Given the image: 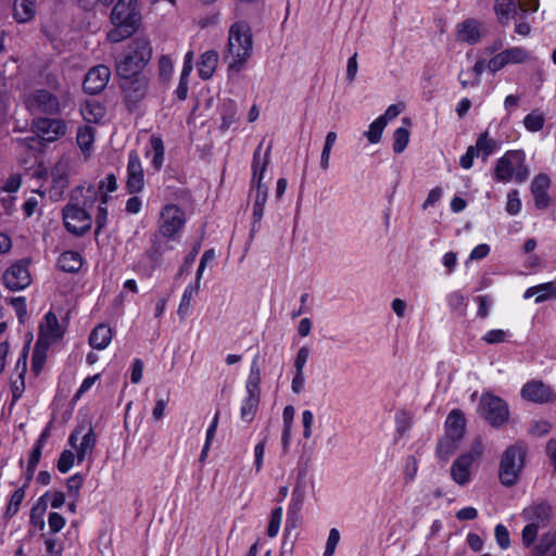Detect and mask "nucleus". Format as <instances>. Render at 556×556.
<instances>
[{
    "label": "nucleus",
    "mask_w": 556,
    "mask_h": 556,
    "mask_svg": "<svg viewBox=\"0 0 556 556\" xmlns=\"http://www.w3.org/2000/svg\"><path fill=\"white\" fill-rule=\"evenodd\" d=\"M84 264V257L77 251H64L60 254L56 261V266L61 271L68 274H76L80 270Z\"/></svg>",
    "instance_id": "bb28decb"
},
{
    "label": "nucleus",
    "mask_w": 556,
    "mask_h": 556,
    "mask_svg": "<svg viewBox=\"0 0 556 556\" xmlns=\"http://www.w3.org/2000/svg\"><path fill=\"white\" fill-rule=\"evenodd\" d=\"M475 157H479L478 152L473 146H469L459 159V166L464 169H470L473 165Z\"/></svg>",
    "instance_id": "774afa93"
},
{
    "label": "nucleus",
    "mask_w": 556,
    "mask_h": 556,
    "mask_svg": "<svg viewBox=\"0 0 556 556\" xmlns=\"http://www.w3.org/2000/svg\"><path fill=\"white\" fill-rule=\"evenodd\" d=\"M222 123L219 129L225 132L238 121V105L235 100H225L218 108Z\"/></svg>",
    "instance_id": "7c9ffc66"
},
{
    "label": "nucleus",
    "mask_w": 556,
    "mask_h": 556,
    "mask_svg": "<svg viewBox=\"0 0 556 556\" xmlns=\"http://www.w3.org/2000/svg\"><path fill=\"white\" fill-rule=\"evenodd\" d=\"M63 222L66 230L77 237L84 236L92 225L91 215L87 210L72 203L63 208Z\"/></svg>",
    "instance_id": "1a4fd4ad"
},
{
    "label": "nucleus",
    "mask_w": 556,
    "mask_h": 556,
    "mask_svg": "<svg viewBox=\"0 0 556 556\" xmlns=\"http://www.w3.org/2000/svg\"><path fill=\"white\" fill-rule=\"evenodd\" d=\"M48 343H41V340H37L31 355V372L37 377L42 371V368L47 361V352L49 350Z\"/></svg>",
    "instance_id": "58836bf2"
},
{
    "label": "nucleus",
    "mask_w": 556,
    "mask_h": 556,
    "mask_svg": "<svg viewBox=\"0 0 556 556\" xmlns=\"http://www.w3.org/2000/svg\"><path fill=\"white\" fill-rule=\"evenodd\" d=\"M65 330L60 326L56 315L49 311L43 321L39 325L38 339L41 343H48L49 345L53 342L61 340L64 337Z\"/></svg>",
    "instance_id": "a211bd4d"
},
{
    "label": "nucleus",
    "mask_w": 556,
    "mask_h": 556,
    "mask_svg": "<svg viewBox=\"0 0 556 556\" xmlns=\"http://www.w3.org/2000/svg\"><path fill=\"white\" fill-rule=\"evenodd\" d=\"M262 150H263V142H261L255 148V150L253 152L252 164H251L252 176L250 179V185H252V186L258 185V184H264L263 182L264 174L267 170V167L270 162L271 146L269 144L267 147L264 154H262Z\"/></svg>",
    "instance_id": "aec40b11"
},
{
    "label": "nucleus",
    "mask_w": 556,
    "mask_h": 556,
    "mask_svg": "<svg viewBox=\"0 0 556 556\" xmlns=\"http://www.w3.org/2000/svg\"><path fill=\"white\" fill-rule=\"evenodd\" d=\"M409 142V131L407 128L399 127L393 132V151L394 153H402Z\"/></svg>",
    "instance_id": "c03bdc74"
},
{
    "label": "nucleus",
    "mask_w": 556,
    "mask_h": 556,
    "mask_svg": "<svg viewBox=\"0 0 556 556\" xmlns=\"http://www.w3.org/2000/svg\"><path fill=\"white\" fill-rule=\"evenodd\" d=\"M30 261L22 258L13 263L3 274L2 281L7 289L21 291L31 283Z\"/></svg>",
    "instance_id": "9d476101"
},
{
    "label": "nucleus",
    "mask_w": 556,
    "mask_h": 556,
    "mask_svg": "<svg viewBox=\"0 0 556 556\" xmlns=\"http://www.w3.org/2000/svg\"><path fill=\"white\" fill-rule=\"evenodd\" d=\"M523 517L541 527H546L552 518V506L546 500L533 502L523 509Z\"/></svg>",
    "instance_id": "b1692460"
},
{
    "label": "nucleus",
    "mask_w": 556,
    "mask_h": 556,
    "mask_svg": "<svg viewBox=\"0 0 556 556\" xmlns=\"http://www.w3.org/2000/svg\"><path fill=\"white\" fill-rule=\"evenodd\" d=\"M199 285H200V281L198 282L195 280V286H193L192 283H189L185 288L184 293L181 295L180 304H179V307H178V314H184L185 311H187L189 308L191 299L193 296V293L195 291H198Z\"/></svg>",
    "instance_id": "5fc2aeb1"
},
{
    "label": "nucleus",
    "mask_w": 556,
    "mask_h": 556,
    "mask_svg": "<svg viewBox=\"0 0 556 556\" xmlns=\"http://www.w3.org/2000/svg\"><path fill=\"white\" fill-rule=\"evenodd\" d=\"M111 71L106 65H97L91 67L83 81L84 91L88 94L100 93L108 85Z\"/></svg>",
    "instance_id": "f3484780"
},
{
    "label": "nucleus",
    "mask_w": 556,
    "mask_h": 556,
    "mask_svg": "<svg viewBox=\"0 0 556 556\" xmlns=\"http://www.w3.org/2000/svg\"><path fill=\"white\" fill-rule=\"evenodd\" d=\"M84 430V426L76 427L70 434L67 443L71 447L76 450L77 463L81 464L87 458H91L93 450L97 445V434L92 426L88 428V431L83 435L79 444L78 438Z\"/></svg>",
    "instance_id": "f8f14e48"
},
{
    "label": "nucleus",
    "mask_w": 556,
    "mask_h": 556,
    "mask_svg": "<svg viewBox=\"0 0 556 556\" xmlns=\"http://www.w3.org/2000/svg\"><path fill=\"white\" fill-rule=\"evenodd\" d=\"M518 8L517 0H495L493 10L498 24L503 27L508 26L515 18Z\"/></svg>",
    "instance_id": "a878e982"
},
{
    "label": "nucleus",
    "mask_w": 556,
    "mask_h": 556,
    "mask_svg": "<svg viewBox=\"0 0 556 556\" xmlns=\"http://www.w3.org/2000/svg\"><path fill=\"white\" fill-rule=\"evenodd\" d=\"M552 430V424L548 420L540 419L532 420L529 427V432L535 437H543Z\"/></svg>",
    "instance_id": "bf43d9fd"
},
{
    "label": "nucleus",
    "mask_w": 556,
    "mask_h": 556,
    "mask_svg": "<svg viewBox=\"0 0 556 556\" xmlns=\"http://www.w3.org/2000/svg\"><path fill=\"white\" fill-rule=\"evenodd\" d=\"M544 116L542 114L531 112L523 118V125L531 132L540 131L544 127Z\"/></svg>",
    "instance_id": "3c124183"
},
{
    "label": "nucleus",
    "mask_w": 556,
    "mask_h": 556,
    "mask_svg": "<svg viewBox=\"0 0 556 556\" xmlns=\"http://www.w3.org/2000/svg\"><path fill=\"white\" fill-rule=\"evenodd\" d=\"M152 56L151 42L147 37H136L127 47V52L116 64L118 76L142 75V70Z\"/></svg>",
    "instance_id": "20e7f679"
},
{
    "label": "nucleus",
    "mask_w": 556,
    "mask_h": 556,
    "mask_svg": "<svg viewBox=\"0 0 556 556\" xmlns=\"http://www.w3.org/2000/svg\"><path fill=\"white\" fill-rule=\"evenodd\" d=\"M446 302L451 311L456 312L466 307V298L460 291H453L446 296Z\"/></svg>",
    "instance_id": "13d9d810"
},
{
    "label": "nucleus",
    "mask_w": 556,
    "mask_h": 556,
    "mask_svg": "<svg viewBox=\"0 0 556 556\" xmlns=\"http://www.w3.org/2000/svg\"><path fill=\"white\" fill-rule=\"evenodd\" d=\"M386 126V121L382 117H377L370 123L368 130L364 135L370 143L377 144L381 141Z\"/></svg>",
    "instance_id": "37998d69"
},
{
    "label": "nucleus",
    "mask_w": 556,
    "mask_h": 556,
    "mask_svg": "<svg viewBox=\"0 0 556 556\" xmlns=\"http://www.w3.org/2000/svg\"><path fill=\"white\" fill-rule=\"evenodd\" d=\"M127 179L125 189L129 194H138L144 188V174L141 160L137 151L131 150L128 154L126 168Z\"/></svg>",
    "instance_id": "2eb2a0df"
},
{
    "label": "nucleus",
    "mask_w": 556,
    "mask_h": 556,
    "mask_svg": "<svg viewBox=\"0 0 556 556\" xmlns=\"http://www.w3.org/2000/svg\"><path fill=\"white\" fill-rule=\"evenodd\" d=\"M112 340V330L105 324L97 325L89 334V344L92 349L104 350Z\"/></svg>",
    "instance_id": "2f4dec72"
},
{
    "label": "nucleus",
    "mask_w": 556,
    "mask_h": 556,
    "mask_svg": "<svg viewBox=\"0 0 556 556\" xmlns=\"http://www.w3.org/2000/svg\"><path fill=\"white\" fill-rule=\"evenodd\" d=\"M31 127L42 140L49 143L55 142L67 132V124L63 118L49 116L35 117Z\"/></svg>",
    "instance_id": "9b49d317"
},
{
    "label": "nucleus",
    "mask_w": 556,
    "mask_h": 556,
    "mask_svg": "<svg viewBox=\"0 0 556 556\" xmlns=\"http://www.w3.org/2000/svg\"><path fill=\"white\" fill-rule=\"evenodd\" d=\"M261 402V395L253 393H245V396L242 399L240 404V418L242 421L248 424L252 422L258 405Z\"/></svg>",
    "instance_id": "c9c22d12"
},
{
    "label": "nucleus",
    "mask_w": 556,
    "mask_h": 556,
    "mask_svg": "<svg viewBox=\"0 0 556 556\" xmlns=\"http://www.w3.org/2000/svg\"><path fill=\"white\" fill-rule=\"evenodd\" d=\"M551 178L544 173L538 174L531 182V193L534 198V205L538 210H545L551 203L548 189Z\"/></svg>",
    "instance_id": "412c9836"
},
{
    "label": "nucleus",
    "mask_w": 556,
    "mask_h": 556,
    "mask_svg": "<svg viewBox=\"0 0 556 556\" xmlns=\"http://www.w3.org/2000/svg\"><path fill=\"white\" fill-rule=\"evenodd\" d=\"M473 148H476L478 155L481 156L483 161H486L491 154L498 150L500 143L494 138L490 137L489 131L485 130L478 136Z\"/></svg>",
    "instance_id": "72a5a7b5"
},
{
    "label": "nucleus",
    "mask_w": 556,
    "mask_h": 556,
    "mask_svg": "<svg viewBox=\"0 0 556 556\" xmlns=\"http://www.w3.org/2000/svg\"><path fill=\"white\" fill-rule=\"evenodd\" d=\"M185 212L177 204H165L157 223V236L167 240H176L186 225Z\"/></svg>",
    "instance_id": "0eeeda50"
},
{
    "label": "nucleus",
    "mask_w": 556,
    "mask_h": 556,
    "mask_svg": "<svg viewBox=\"0 0 556 556\" xmlns=\"http://www.w3.org/2000/svg\"><path fill=\"white\" fill-rule=\"evenodd\" d=\"M84 481L85 477L80 472H76L67 478L66 489L70 497L76 498L80 496V489L83 488Z\"/></svg>",
    "instance_id": "09e8293b"
},
{
    "label": "nucleus",
    "mask_w": 556,
    "mask_h": 556,
    "mask_svg": "<svg viewBox=\"0 0 556 556\" xmlns=\"http://www.w3.org/2000/svg\"><path fill=\"white\" fill-rule=\"evenodd\" d=\"M49 494L50 492L47 491L43 495H41L30 509L29 523L39 530H43L46 527L43 515L47 510L46 497H48Z\"/></svg>",
    "instance_id": "4c0bfd02"
},
{
    "label": "nucleus",
    "mask_w": 556,
    "mask_h": 556,
    "mask_svg": "<svg viewBox=\"0 0 556 556\" xmlns=\"http://www.w3.org/2000/svg\"><path fill=\"white\" fill-rule=\"evenodd\" d=\"M27 361H28V346L25 345L17 357L15 363L13 374L16 375V378L25 379L27 372Z\"/></svg>",
    "instance_id": "603ef678"
},
{
    "label": "nucleus",
    "mask_w": 556,
    "mask_h": 556,
    "mask_svg": "<svg viewBox=\"0 0 556 556\" xmlns=\"http://www.w3.org/2000/svg\"><path fill=\"white\" fill-rule=\"evenodd\" d=\"M150 150H147L146 156L151 159V166L155 172L161 170L164 164L165 147L163 139L160 136L152 135L149 139Z\"/></svg>",
    "instance_id": "c85d7f7f"
},
{
    "label": "nucleus",
    "mask_w": 556,
    "mask_h": 556,
    "mask_svg": "<svg viewBox=\"0 0 556 556\" xmlns=\"http://www.w3.org/2000/svg\"><path fill=\"white\" fill-rule=\"evenodd\" d=\"M168 402H169V394L168 393H165L162 396L157 395V397L155 400V405H154L153 410H152V418L155 421H159V420L163 419L164 414H165V409L167 407Z\"/></svg>",
    "instance_id": "4d7b16f0"
},
{
    "label": "nucleus",
    "mask_w": 556,
    "mask_h": 556,
    "mask_svg": "<svg viewBox=\"0 0 556 556\" xmlns=\"http://www.w3.org/2000/svg\"><path fill=\"white\" fill-rule=\"evenodd\" d=\"M11 304L15 311L20 323H24L27 315V303L25 296H16L11 299Z\"/></svg>",
    "instance_id": "338daca9"
},
{
    "label": "nucleus",
    "mask_w": 556,
    "mask_h": 556,
    "mask_svg": "<svg viewBox=\"0 0 556 556\" xmlns=\"http://www.w3.org/2000/svg\"><path fill=\"white\" fill-rule=\"evenodd\" d=\"M118 77L125 108L131 113L138 109L139 103L146 98L149 80L143 74Z\"/></svg>",
    "instance_id": "6e6552de"
},
{
    "label": "nucleus",
    "mask_w": 556,
    "mask_h": 556,
    "mask_svg": "<svg viewBox=\"0 0 556 556\" xmlns=\"http://www.w3.org/2000/svg\"><path fill=\"white\" fill-rule=\"evenodd\" d=\"M541 526L538 523L530 522L522 529V543L526 547L531 546L538 538L539 529Z\"/></svg>",
    "instance_id": "864d4df0"
},
{
    "label": "nucleus",
    "mask_w": 556,
    "mask_h": 556,
    "mask_svg": "<svg viewBox=\"0 0 556 556\" xmlns=\"http://www.w3.org/2000/svg\"><path fill=\"white\" fill-rule=\"evenodd\" d=\"M477 412L493 428L502 427L509 418L508 403L489 391L481 394Z\"/></svg>",
    "instance_id": "423d86ee"
},
{
    "label": "nucleus",
    "mask_w": 556,
    "mask_h": 556,
    "mask_svg": "<svg viewBox=\"0 0 556 556\" xmlns=\"http://www.w3.org/2000/svg\"><path fill=\"white\" fill-rule=\"evenodd\" d=\"M458 442L460 441L444 434V437L441 438L437 444V456L440 459H447L452 454L455 453Z\"/></svg>",
    "instance_id": "a19ab883"
},
{
    "label": "nucleus",
    "mask_w": 556,
    "mask_h": 556,
    "mask_svg": "<svg viewBox=\"0 0 556 556\" xmlns=\"http://www.w3.org/2000/svg\"><path fill=\"white\" fill-rule=\"evenodd\" d=\"M520 395L523 400L536 404H547L556 401V392L552 387L534 379L522 386Z\"/></svg>",
    "instance_id": "4468645a"
},
{
    "label": "nucleus",
    "mask_w": 556,
    "mask_h": 556,
    "mask_svg": "<svg viewBox=\"0 0 556 556\" xmlns=\"http://www.w3.org/2000/svg\"><path fill=\"white\" fill-rule=\"evenodd\" d=\"M152 245L149 250L146 251L144 256L149 258L152 263V268L155 269L161 265L162 256L165 252V249L162 247L157 235H154L151 239Z\"/></svg>",
    "instance_id": "79ce46f5"
},
{
    "label": "nucleus",
    "mask_w": 556,
    "mask_h": 556,
    "mask_svg": "<svg viewBox=\"0 0 556 556\" xmlns=\"http://www.w3.org/2000/svg\"><path fill=\"white\" fill-rule=\"evenodd\" d=\"M83 118L89 124H98L105 116L106 109L98 101H87L80 109Z\"/></svg>",
    "instance_id": "e433bc0d"
},
{
    "label": "nucleus",
    "mask_w": 556,
    "mask_h": 556,
    "mask_svg": "<svg viewBox=\"0 0 556 556\" xmlns=\"http://www.w3.org/2000/svg\"><path fill=\"white\" fill-rule=\"evenodd\" d=\"M48 525L51 534L59 533L66 525V519L56 511H52L48 516Z\"/></svg>",
    "instance_id": "052dcab7"
},
{
    "label": "nucleus",
    "mask_w": 556,
    "mask_h": 556,
    "mask_svg": "<svg viewBox=\"0 0 556 556\" xmlns=\"http://www.w3.org/2000/svg\"><path fill=\"white\" fill-rule=\"evenodd\" d=\"M304 502V491L299 486L295 485L293 488L291 500L288 506L287 510V519H286V526L283 530V545L286 544V539L290 534V532L295 529L296 527V520H298V513L301 510Z\"/></svg>",
    "instance_id": "4be33fe9"
},
{
    "label": "nucleus",
    "mask_w": 556,
    "mask_h": 556,
    "mask_svg": "<svg viewBox=\"0 0 556 556\" xmlns=\"http://www.w3.org/2000/svg\"><path fill=\"white\" fill-rule=\"evenodd\" d=\"M77 460L76 454L71 450H64L61 452L56 462V469L61 473H67Z\"/></svg>",
    "instance_id": "49530a36"
},
{
    "label": "nucleus",
    "mask_w": 556,
    "mask_h": 556,
    "mask_svg": "<svg viewBox=\"0 0 556 556\" xmlns=\"http://www.w3.org/2000/svg\"><path fill=\"white\" fill-rule=\"evenodd\" d=\"M110 18L115 26L108 34L110 41L119 42L130 37L136 33L141 22L137 0H118L112 9Z\"/></svg>",
    "instance_id": "f03ea898"
},
{
    "label": "nucleus",
    "mask_w": 556,
    "mask_h": 556,
    "mask_svg": "<svg viewBox=\"0 0 556 556\" xmlns=\"http://www.w3.org/2000/svg\"><path fill=\"white\" fill-rule=\"evenodd\" d=\"M530 172L526 162L523 150H508L495 162L492 179L495 182L506 184L515 179L522 184L529 178Z\"/></svg>",
    "instance_id": "7ed1b4c3"
},
{
    "label": "nucleus",
    "mask_w": 556,
    "mask_h": 556,
    "mask_svg": "<svg viewBox=\"0 0 556 556\" xmlns=\"http://www.w3.org/2000/svg\"><path fill=\"white\" fill-rule=\"evenodd\" d=\"M94 141V129L89 125L79 126L76 134V143L79 149L86 153L88 152Z\"/></svg>",
    "instance_id": "ea45409f"
},
{
    "label": "nucleus",
    "mask_w": 556,
    "mask_h": 556,
    "mask_svg": "<svg viewBox=\"0 0 556 556\" xmlns=\"http://www.w3.org/2000/svg\"><path fill=\"white\" fill-rule=\"evenodd\" d=\"M475 462L472 453L459 455L451 466V477L455 483L460 486L467 485L471 481V467Z\"/></svg>",
    "instance_id": "6ab92c4d"
},
{
    "label": "nucleus",
    "mask_w": 556,
    "mask_h": 556,
    "mask_svg": "<svg viewBox=\"0 0 556 556\" xmlns=\"http://www.w3.org/2000/svg\"><path fill=\"white\" fill-rule=\"evenodd\" d=\"M339 541H340L339 530L337 528L330 529L323 556H333L337 545L339 544Z\"/></svg>",
    "instance_id": "69168bd1"
},
{
    "label": "nucleus",
    "mask_w": 556,
    "mask_h": 556,
    "mask_svg": "<svg viewBox=\"0 0 556 556\" xmlns=\"http://www.w3.org/2000/svg\"><path fill=\"white\" fill-rule=\"evenodd\" d=\"M68 186V175L66 173V169L63 165L58 164L52 170H51V186H50V193L51 197H61L65 189Z\"/></svg>",
    "instance_id": "473e14b6"
},
{
    "label": "nucleus",
    "mask_w": 556,
    "mask_h": 556,
    "mask_svg": "<svg viewBox=\"0 0 556 556\" xmlns=\"http://www.w3.org/2000/svg\"><path fill=\"white\" fill-rule=\"evenodd\" d=\"M218 60L219 55L215 50H207L201 54L197 66L199 77L202 80H207L214 75L217 68Z\"/></svg>",
    "instance_id": "cd10ccee"
},
{
    "label": "nucleus",
    "mask_w": 556,
    "mask_h": 556,
    "mask_svg": "<svg viewBox=\"0 0 556 556\" xmlns=\"http://www.w3.org/2000/svg\"><path fill=\"white\" fill-rule=\"evenodd\" d=\"M36 15V0H14L13 18L16 23L25 24Z\"/></svg>",
    "instance_id": "c756f323"
},
{
    "label": "nucleus",
    "mask_w": 556,
    "mask_h": 556,
    "mask_svg": "<svg viewBox=\"0 0 556 556\" xmlns=\"http://www.w3.org/2000/svg\"><path fill=\"white\" fill-rule=\"evenodd\" d=\"M12 401L11 405H15L20 399L23 396L25 391V379L12 378L10 382Z\"/></svg>",
    "instance_id": "680f3d73"
},
{
    "label": "nucleus",
    "mask_w": 556,
    "mask_h": 556,
    "mask_svg": "<svg viewBox=\"0 0 556 556\" xmlns=\"http://www.w3.org/2000/svg\"><path fill=\"white\" fill-rule=\"evenodd\" d=\"M253 35L250 24L247 21L232 23L228 30L227 53L231 56L228 70L240 73L252 55Z\"/></svg>",
    "instance_id": "f257e3e1"
},
{
    "label": "nucleus",
    "mask_w": 556,
    "mask_h": 556,
    "mask_svg": "<svg viewBox=\"0 0 556 556\" xmlns=\"http://www.w3.org/2000/svg\"><path fill=\"white\" fill-rule=\"evenodd\" d=\"M527 454V445L520 441L505 448L498 468V478L504 486L510 488L518 483Z\"/></svg>",
    "instance_id": "39448f33"
},
{
    "label": "nucleus",
    "mask_w": 556,
    "mask_h": 556,
    "mask_svg": "<svg viewBox=\"0 0 556 556\" xmlns=\"http://www.w3.org/2000/svg\"><path fill=\"white\" fill-rule=\"evenodd\" d=\"M495 540L501 549H507L510 546V538L507 528L498 523L494 529Z\"/></svg>",
    "instance_id": "6e6d98bb"
},
{
    "label": "nucleus",
    "mask_w": 556,
    "mask_h": 556,
    "mask_svg": "<svg viewBox=\"0 0 556 556\" xmlns=\"http://www.w3.org/2000/svg\"><path fill=\"white\" fill-rule=\"evenodd\" d=\"M261 366L260 355L256 354L251 362L250 371L245 381V393L261 395Z\"/></svg>",
    "instance_id": "f704fd0d"
},
{
    "label": "nucleus",
    "mask_w": 556,
    "mask_h": 556,
    "mask_svg": "<svg viewBox=\"0 0 556 556\" xmlns=\"http://www.w3.org/2000/svg\"><path fill=\"white\" fill-rule=\"evenodd\" d=\"M481 23L472 17L466 18L456 26V39L470 46L481 40Z\"/></svg>",
    "instance_id": "5701e85b"
},
{
    "label": "nucleus",
    "mask_w": 556,
    "mask_h": 556,
    "mask_svg": "<svg viewBox=\"0 0 556 556\" xmlns=\"http://www.w3.org/2000/svg\"><path fill=\"white\" fill-rule=\"evenodd\" d=\"M507 64H522L529 59V53L521 47H511L503 51Z\"/></svg>",
    "instance_id": "a18cd8bd"
},
{
    "label": "nucleus",
    "mask_w": 556,
    "mask_h": 556,
    "mask_svg": "<svg viewBox=\"0 0 556 556\" xmlns=\"http://www.w3.org/2000/svg\"><path fill=\"white\" fill-rule=\"evenodd\" d=\"M510 337H511V333L509 332V330L491 329V330H488L482 336L481 340L488 344H497V343L508 341V339Z\"/></svg>",
    "instance_id": "de8ad7c7"
},
{
    "label": "nucleus",
    "mask_w": 556,
    "mask_h": 556,
    "mask_svg": "<svg viewBox=\"0 0 556 556\" xmlns=\"http://www.w3.org/2000/svg\"><path fill=\"white\" fill-rule=\"evenodd\" d=\"M267 442V437L265 435L255 446H254V468L256 472H260L264 466V454L265 446Z\"/></svg>",
    "instance_id": "e2e57ef3"
},
{
    "label": "nucleus",
    "mask_w": 556,
    "mask_h": 556,
    "mask_svg": "<svg viewBox=\"0 0 556 556\" xmlns=\"http://www.w3.org/2000/svg\"><path fill=\"white\" fill-rule=\"evenodd\" d=\"M250 197L253 198L250 237H253L261 229V222L264 216L265 204L268 198V187L265 184L254 186L250 185Z\"/></svg>",
    "instance_id": "dca6fc26"
},
{
    "label": "nucleus",
    "mask_w": 556,
    "mask_h": 556,
    "mask_svg": "<svg viewBox=\"0 0 556 556\" xmlns=\"http://www.w3.org/2000/svg\"><path fill=\"white\" fill-rule=\"evenodd\" d=\"M281 520H282V507L281 506L275 507L270 513V518H269V522H268V527H267V531H266V533L269 538H275L278 534L280 526H281Z\"/></svg>",
    "instance_id": "8fccbe9b"
},
{
    "label": "nucleus",
    "mask_w": 556,
    "mask_h": 556,
    "mask_svg": "<svg viewBox=\"0 0 556 556\" xmlns=\"http://www.w3.org/2000/svg\"><path fill=\"white\" fill-rule=\"evenodd\" d=\"M467 420L459 408H453L444 422L445 435L462 441L465 437Z\"/></svg>",
    "instance_id": "393cba45"
},
{
    "label": "nucleus",
    "mask_w": 556,
    "mask_h": 556,
    "mask_svg": "<svg viewBox=\"0 0 556 556\" xmlns=\"http://www.w3.org/2000/svg\"><path fill=\"white\" fill-rule=\"evenodd\" d=\"M506 211L510 215H517L521 211V201L516 189L510 190L507 194Z\"/></svg>",
    "instance_id": "0e129e2a"
},
{
    "label": "nucleus",
    "mask_w": 556,
    "mask_h": 556,
    "mask_svg": "<svg viewBox=\"0 0 556 556\" xmlns=\"http://www.w3.org/2000/svg\"><path fill=\"white\" fill-rule=\"evenodd\" d=\"M31 108L47 116L60 115L62 112L59 98L47 89H37L28 97Z\"/></svg>",
    "instance_id": "ddd939ff"
}]
</instances>
